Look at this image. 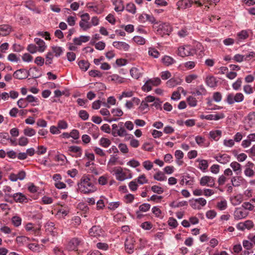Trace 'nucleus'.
<instances>
[{"label": "nucleus", "instance_id": "obj_31", "mask_svg": "<svg viewBox=\"0 0 255 255\" xmlns=\"http://www.w3.org/2000/svg\"><path fill=\"white\" fill-rule=\"evenodd\" d=\"M159 28L163 31L165 34L169 35L170 33L172 31V27L168 24L164 23L159 25Z\"/></svg>", "mask_w": 255, "mask_h": 255}, {"label": "nucleus", "instance_id": "obj_13", "mask_svg": "<svg viewBox=\"0 0 255 255\" xmlns=\"http://www.w3.org/2000/svg\"><path fill=\"white\" fill-rule=\"evenodd\" d=\"M113 46L119 50L124 51H128L130 48V45L124 41H114L113 42Z\"/></svg>", "mask_w": 255, "mask_h": 255}, {"label": "nucleus", "instance_id": "obj_52", "mask_svg": "<svg viewBox=\"0 0 255 255\" xmlns=\"http://www.w3.org/2000/svg\"><path fill=\"white\" fill-rule=\"evenodd\" d=\"M17 104L19 108H24L28 106V103L26 100V98L25 99L23 98L20 99L17 102Z\"/></svg>", "mask_w": 255, "mask_h": 255}, {"label": "nucleus", "instance_id": "obj_44", "mask_svg": "<svg viewBox=\"0 0 255 255\" xmlns=\"http://www.w3.org/2000/svg\"><path fill=\"white\" fill-rule=\"evenodd\" d=\"M133 40L135 43L139 45H143L145 43V39L142 37L139 36H134Z\"/></svg>", "mask_w": 255, "mask_h": 255}, {"label": "nucleus", "instance_id": "obj_51", "mask_svg": "<svg viewBox=\"0 0 255 255\" xmlns=\"http://www.w3.org/2000/svg\"><path fill=\"white\" fill-rule=\"evenodd\" d=\"M25 230L27 231H32L34 234H36L39 231V229H35L33 224L31 223H28L26 225Z\"/></svg>", "mask_w": 255, "mask_h": 255}, {"label": "nucleus", "instance_id": "obj_36", "mask_svg": "<svg viewBox=\"0 0 255 255\" xmlns=\"http://www.w3.org/2000/svg\"><path fill=\"white\" fill-rule=\"evenodd\" d=\"M80 68L84 71H87L90 66V64L86 61L81 60L78 63Z\"/></svg>", "mask_w": 255, "mask_h": 255}, {"label": "nucleus", "instance_id": "obj_5", "mask_svg": "<svg viewBox=\"0 0 255 255\" xmlns=\"http://www.w3.org/2000/svg\"><path fill=\"white\" fill-rule=\"evenodd\" d=\"M194 52V50L189 45L180 46L178 49V55L183 57L192 55Z\"/></svg>", "mask_w": 255, "mask_h": 255}, {"label": "nucleus", "instance_id": "obj_12", "mask_svg": "<svg viewBox=\"0 0 255 255\" xmlns=\"http://www.w3.org/2000/svg\"><path fill=\"white\" fill-rule=\"evenodd\" d=\"M11 199L16 203H23L27 202V198L25 195L21 192L14 193Z\"/></svg>", "mask_w": 255, "mask_h": 255}, {"label": "nucleus", "instance_id": "obj_8", "mask_svg": "<svg viewBox=\"0 0 255 255\" xmlns=\"http://www.w3.org/2000/svg\"><path fill=\"white\" fill-rule=\"evenodd\" d=\"M200 184L202 186L213 187L215 185V178L209 176H203L200 180Z\"/></svg>", "mask_w": 255, "mask_h": 255}, {"label": "nucleus", "instance_id": "obj_26", "mask_svg": "<svg viewBox=\"0 0 255 255\" xmlns=\"http://www.w3.org/2000/svg\"><path fill=\"white\" fill-rule=\"evenodd\" d=\"M215 159L218 162L223 164L227 163L230 160V156L226 154L216 156Z\"/></svg>", "mask_w": 255, "mask_h": 255}, {"label": "nucleus", "instance_id": "obj_3", "mask_svg": "<svg viewBox=\"0 0 255 255\" xmlns=\"http://www.w3.org/2000/svg\"><path fill=\"white\" fill-rule=\"evenodd\" d=\"M190 206L194 210H200L207 204V201L202 197L192 198L189 200Z\"/></svg>", "mask_w": 255, "mask_h": 255}, {"label": "nucleus", "instance_id": "obj_15", "mask_svg": "<svg viewBox=\"0 0 255 255\" xmlns=\"http://www.w3.org/2000/svg\"><path fill=\"white\" fill-rule=\"evenodd\" d=\"M129 73L131 77L135 79H139L142 75V69L139 67H132Z\"/></svg>", "mask_w": 255, "mask_h": 255}, {"label": "nucleus", "instance_id": "obj_63", "mask_svg": "<svg viewBox=\"0 0 255 255\" xmlns=\"http://www.w3.org/2000/svg\"><path fill=\"white\" fill-rule=\"evenodd\" d=\"M168 224L169 226L172 227V228H175L177 227L178 223L176 219L172 217L169 218L168 221Z\"/></svg>", "mask_w": 255, "mask_h": 255}, {"label": "nucleus", "instance_id": "obj_45", "mask_svg": "<svg viewBox=\"0 0 255 255\" xmlns=\"http://www.w3.org/2000/svg\"><path fill=\"white\" fill-rule=\"evenodd\" d=\"M206 92V90L204 87L203 85H201L198 89H196L193 94L198 96H200L205 94Z\"/></svg>", "mask_w": 255, "mask_h": 255}, {"label": "nucleus", "instance_id": "obj_19", "mask_svg": "<svg viewBox=\"0 0 255 255\" xmlns=\"http://www.w3.org/2000/svg\"><path fill=\"white\" fill-rule=\"evenodd\" d=\"M68 151L71 154L76 157H80L82 155V149L78 146H70L69 147Z\"/></svg>", "mask_w": 255, "mask_h": 255}, {"label": "nucleus", "instance_id": "obj_30", "mask_svg": "<svg viewBox=\"0 0 255 255\" xmlns=\"http://www.w3.org/2000/svg\"><path fill=\"white\" fill-rule=\"evenodd\" d=\"M230 166L232 167L233 170L236 174H240L242 172L241 165L238 162L234 161L230 164Z\"/></svg>", "mask_w": 255, "mask_h": 255}, {"label": "nucleus", "instance_id": "obj_46", "mask_svg": "<svg viewBox=\"0 0 255 255\" xmlns=\"http://www.w3.org/2000/svg\"><path fill=\"white\" fill-rule=\"evenodd\" d=\"M151 86H157L161 84V80L159 78L156 77L148 80Z\"/></svg>", "mask_w": 255, "mask_h": 255}, {"label": "nucleus", "instance_id": "obj_1", "mask_svg": "<svg viewBox=\"0 0 255 255\" xmlns=\"http://www.w3.org/2000/svg\"><path fill=\"white\" fill-rule=\"evenodd\" d=\"M92 175L84 174L77 183L78 190L81 193L89 194L97 191V187L92 179Z\"/></svg>", "mask_w": 255, "mask_h": 255}, {"label": "nucleus", "instance_id": "obj_25", "mask_svg": "<svg viewBox=\"0 0 255 255\" xmlns=\"http://www.w3.org/2000/svg\"><path fill=\"white\" fill-rule=\"evenodd\" d=\"M249 36V31L243 30L237 34V39L239 42H240L247 39Z\"/></svg>", "mask_w": 255, "mask_h": 255}, {"label": "nucleus", "instance_id": "obj_47", "mask_svg": "<svg viewBox=\"0 0 255 255\" xmlns=\"http://www.w3.org/2000/svg\"><path fill=\"white\" fill-rule=\"evenodd\" d=\"M199 162V168L203 171L206 170L208 167V162L206 160H198Z\"/></svg>", "mask_w": 255, "mask_h": 255}, {"label": "nucleus", "instance_id": "obj_23", "mask_svg": "<svg viewBox=\"0 0 255 255\" xmlns=\"http://www.w3.org/2000/svg\"><path fill=\"white\" fill-rule=\"evenodd\" d=\"M2 191L4 193L5 198H6V201H10V199L11 198L12 195V188L7 185L4 186L3 187Z\"/></svg>", "mask_w": 255, "mask_h": 255}, {"label": "nucleus", "instance_id": "obj_53", "mask_svg": "<svg viewBox=\"0 0 255 255\" xmlns=\"http://www.w3.org/2000/svg\"><path fill=\"white\" fill-rule=\"evenodd\" d=\"M255 171H254L253 168H245L244 170V174L246 176L249 177H252L255 175Z\"/></svg>", "mask_w": 255, "mask_h": 255}, {"label": "nucleus", "instance_id": "obj_9", "mask_svg": "<svg viewBox=\"0 0 255 255\" xmlns=\"http://www.w3.org/2000/svg\"><path fill=\"white\" fill-rule=\"evenodd\" d=\"M81 240L78 238L72 239L67 244L66 249L68 251L77 250L78 246L81 243Z\"/></svg>", "mask_w": 255, "mask_h": 255}, {"label": "nucleus", "instance_id": "obj_21", "mask_svg": "<svg viewBox=\"0 0 255 255\" xmlns=\"http://www.w3.org/2000/svg\"><path fill=\"white\" fill-rule=\"evenodd\" d=\"M182 80L179 77H174L170 79L166 82V85L170 88L174 87L178 85L181 84Z\"/></svg>", "mask_w": 255, "mask_h": 255}, {"label": "nucleus", "instance_id": "obj_2", "mask_svg": "<svg viewBox=\"0 0 255 255\" xmlns=\"http://www.w3.org/2000/svg\"><path fill=\"white\" fill-rule=\"evenodd\" d=\"M109 171L115 175L117 180L123 181L126 179H131L132 175L131 171L127 168L123 169L121 166L109 167Z\"/></svg>", "mask_w": 255, "mask_h": 255}, {"label": "nucleus", "instance_id": "obj_55", "mask_svg": "<svg viewBox=\"0 0 255 255\" xmlns=\"http://www.w3.org/2000/svg\"><path fill=\"white\" fill-rule=\"evenodd\" d=\"M126 9L132 13H135L136 12V7L133 3H128L126 6Z\"/></svg>", "mask_w": 255, "mask_h": 255}, {"label": "nucleus", "instance_id": "obj_57", "mask_svg": "<svg viewBox=\"0 0 255 255\" xmlns=\"http://www.w3.org/2000/svg\"><path fill=\"white\" fill-rule=\"evenodd\" d=\"M135 180L136 182L141 185L146 183L148 181L144 174L141 175Z\"/></svg>", "mask_w": 255, "mask_h": 255}, {"label": "nucleus", "instance_id": "obj_10", "mask_svg": "<svg viewBox=\"0 0 255 255\" xmlns=\"http://www.w3.org/2000/svg\"><path fill=\"white\" fill-rule=\"evenodd\" d=\"M91 237L98 238L104 236V232L99 226H93L89 231Z\"/></svg>", "mask_w": 255, "mask_h": 255}, {"label": "nucleus", "instance_id": "obj_20", "mask_svg": "<svg viewBox=\"0 0 255 255\" xmlns=\"http://www.w3.org/2000/svg\"><path fill=\"white\" fill-rule=\"evenodd\" d=\"M245 180L241 176H234L231 178L232 185L234 187H238L244 184Z\"/></svg>", "mask_w": 255, "mask_h": 255}, {"label": "nucleus", "instance_id": "obj_37", "mask_svg": "<svg viewBox=\"0 0 255 255\" xmlns=\"http://www.w3.org/2000/svg\"><path fill=\"white\" fill-rule=\"evenodd\" d=\"M148 55L154 58H157L160 54L154 48L150 47L148 48Z\"/></svg>", "mask_w": 255, "mask_h": 255}, {"label": "nucleus", "instance_id": "obj_48", "mask_svg": "<svg viewBox=\"0 0 255 255\" xmlns=\"http://www.w3.org/2000/svg\"><path fill=\"white\" fill-rule=\"evenodd\" d=\"M11 221L13 225L15 227H19L21 224V219L18 216H14L11 219Z\"/></svg>", "mask_w": 255, "mask_h": 255}, {"label": "nucleus", "instance_id": "obj_56", "mask_svg": "<svg viewBox=\"0 0 255 255\" xmlns=\"http://www.w3.org/2000/svg\"><path fill=\"white\" fill-rule=\"evenodd\" d=\"M52 50L53 53H54L57 57L59 56L63 52L62 48L59 46H53Z\"/></svg>", "mask_w": 255, "mask_h": 255}, {"label": "nucleus", "instance_id": "obj_39", "mask_svg": "<svg viewBox=\"0 0 255 255\" xmlns=\"http://www.w3.org/2000/svg\"><path fill=\"white\" fill-rule=\"evenodd\" d=\"M29 72L31 74L32 77L34 78H37L41 75V74L39 72L38 69L35 67L30 69Z\"/></svg>", "mask_w": 255, "mask_h": 255}, {"label": "nucleus", "instance_id": "obj_33", "mask_svg": "<svg viewBox=\"0 0 255 255\" xmlns=\"http://www.w3.org/2000/svg\"><path fill=\"white\" fill-rule=\"evenodd\" d=\"M34 41L38 45V51L41 52H43L46 47L44 41L39 38H35Z\"/></svg>", "mask_w": 255, "mask_h": 255}, {"label": "nucleus", "instance_id": "obj_59", "mask_svg": "<svg viewBox=\"0 0 255 255\" xmlns=\"http://www.w3.org/2000/svg\"><path fill=\"white\" fill-rule=\"evenodd\" d=\"M29 238L25 236L17 237L16 239V242L19 244H24L27 242Z\"/></svg>", "mask_w": 255, "mask_h": 255}, {"label": "nucleus", "instance_id": "obj_62", "mask_svg": "<svg viewBox=\"0 0 255 255\" xmlns=\"http://www.w3.org/2000/svg\"><path fill=\"white\" fill-rule=\"evenodd\" d=\"M47 148L44 145H38L36 150V153L38 154H42L46 152Z\"/></svg>", "mask_w": 255, "mask_h": 255}, {"label": "nucleus", "instance_id": "obj_38", "mask_svg": "<svg viewBox=\"0 0 255 255\" xmlns=\"http://www.w3.org/2000/svg\"><path fill=\"white\" fill-rule=\"evenodd\" d=\"M55 160L58 162V164L60 165H62L65 164L66 162V157L63 155H58L56 156Z\"/></svg>", "mask_w": 255, "mask_h": 255}, {"label": "nucleus", "instance_id": "obj_40", "mask_svg": "<svg viewBox=\"0 0 255 255\" xmlns=\"http://www.w3.org/2000/svg\"><path fill=\"white\" fill-rule=\"evenodd\" d=\"M108 175L107 174L100 176L98 179V183L101 185H105L108 183Z\"/></svg>", "mask_w": 255, "mask_h": 255}, {"label": "nucleus", "instance_id": "obj_43", "mask_svg": "<svg viewBox=\"0 0 255 255\" xmlns=\"http://www.w3.org/2000/svg\"><path fill=\"white\" fill-rule=\"evenodd\" d=\"M138 109L143 113H146L149 110L148 105L146 102L142 101L138 107Z\"/></svg>", "mask_w": 255, "mask_h": 255}, {"label": "nucleus", "instance_id": "obj_11", "mask_svg": "<svg viewBox=\"0 0 255 255\" xmlns=\"http://www.w3.org/2000/svg\"><path fill=\"white\" fill-rule=\"evenodd\" d=\"M135 241L133 238L129 237L125 241V246L126 252L128 254H132L134 251V243Z\"/></svg>", "mask_w": 255, "mask_h": 255}, {"label": "nucleus", "instance_id": "obj_29", "mask_svg": "<svg viewBox=\"0 0 255 255\" xmlns=\"http://www.w3.org/2000/svg\"><path fill=\"white\" fill-rule=\"evenodd\" d=\"M243 201V198L242 195L238 194L231 198V202L234 206H237L240 204Z\"/></svg>", "mask_w": 255, "mask_h": 255}, {"label": "nucleus", "instance_id": "obj_61", "mask_svg": "<svg viewBox=\"0 0 255 255\" xmlns=\"http://www.w3.org/2000/svg\"><path fill=\"white\" fill-rule=\"evenodd\" d=\"M121 203L119 201L111 202L109 204L108 208L111 210H115L119 207Z\"/></svg>", "mask_w": 255, "mask_h": 255}, {"label": "nucleus", "instance_id": "obj_16", "mask_svg": "<svg viewBox=\"0 0 255 255\" xmlns=\"http://www.w3.org/2000/svg\"><path fill=\"white\" fill-rule=\"evenodd\" d=\"M193 0H181L177 2V8L186 9L191 6Z\"/></svg>", "mask_w": 255, "mask_h": 255}, {"label": "nucleus", "instance_id": "obj_54", "mask_svg": "<svg viewBox=\"0 0 255 255\" xmlns=\"http://www.w3.org/2000/svg\"><path fill=\"white\" fill-rule=\"evenodd\" d=\"M150 208V205L148 203H143L139 206V210L142 212L148 211Z\"/></svg>", "mask_w": 255, "mask_h": 255}, {"label": "nucleus", "instance_id": "obj_22", "mask_svg": "<svg viewBox=\"0 0 255 255\" xmlns=\"http://www.w3.org/2000/svg\"><path fill=\"white\" fill-rule=\"evenodd\" d=\"M11 27L9 25L2 24L0 25V36H5L11 31Z\"/></svg>", "mask_w": 255, "mask_h": 255}, {"label": "nucleus", "instance_id": "obj_50", "mask_svg": "<svg viewBox=\"0 0 255 255\" xmlns=\"http://www.w3.org/2000/svg\"><path fill=\"white\" fill-rule=\"evenodd\" d=\"M123 124V123H121L119 124L121 125V127L116 132V136L119 135L120 136H124L127 135V131L126 129L123 127H122Z\"/></svg>", "mask_w": 255, "mask_h": 255}, {"label": "nucleus", "instance_id": "obj_34", "mask_svg": "<svg viewBox=\"0 0 255 255\" xmlns=\"http://www.w3.org/2000/svg\"><path fill=\"white\" fill-rule=\"evenodd\" d=\"M222 131L220 130H216L210 132V136L211 138L217 141L221 137Z\"/></svg>", "mask_w": 255, "mask_h": 255}, {"label": "nucleus", "instance_id": "obj_7", "mask_svg": "<svg viewBox=\"0 0 255 255\" xmlns=\"http://www.w3.org/2000/svg\"><path fill=\"white\" fill-rule=\"evenodd\" d=\"M244 95L241 93H237L235 95L232 94H229L227 98V101L229 104H233L235 102L239 103L243 101Z\"/></svg>", "mask_w": 255, "mask_h": 255}, {"label": "nucleus", "instance_id": "obj_60", "mask_svg": "<svg viewBox=\"0 0 255 255\" xmlns=\"http://www.w3.org/2000/svg\"><path fill=\"white\" fill-rule=\"evenodd\" d=\"M243 247L247 250H251L253 248L254 245L251 241L244 240L243 242Z\"/></svg>", "mask_w": 255, "mask_h": 255}, {"label": "nucleus", "instance_id": "obj_32", "mask_svg": "<svg viewBox=\"0 0 255 255\" xmlns=\"http://www.w3.org/2000/svg\"><path fill=\"white\" fill-rule=\"evenodd\" d=\"M162 63L166 66L172 65L175 62V60L168 56H164L162 58Z\"/></svg>", "mask_w": 255, "mask_h": 255}, {"label": "nucleus", "instance_id": "obj_28", "mask_svg": "<svg viewBox=\"0 0 255 255\" xmlns=\"http://www.w3.org/2000/svg\"><path fill=\"white\" fill-rule=\"evenodd\" d=\"M217 83L216 78L213 76H208L206 78V83L210 87H216Z\"/></svg>", "mask_w": 255, "mask_h": 255}, {"label": "nucleus", "instance_id": "obj_24", "mask_svg": "<svg viewBox=\"0 0 255 255\" xmlns=\"http://www.w3.org/2000/svg\"><path fill=\"white\" fill-rule=\"evenodd\" d=\"M90 39V37L89 36L82 35L79 37L74 38L73 42L75 44L80 45L83 42H86L89 41Z\"/></svg>", "mask_w": 255, "mask_h": 255}, {"label": "nucleus", "instance_id": "obj_64", "mask_svg": "<svg viewBox=\"0 0 255 255\" xmlns=\"http://www.w3.org/2000/svg\"><path fill=\"white\" fill-rule=\"evenodd\" d=\"M160 76L162 80H165L171 78V74L168 71H165L161 73Z\"/></svg>", "mask_w": 255, "mask_h": 255}, {"label": "nucleus", "instance_id": "obj_17", "mask_svg": "<svg viewBox=\"0 0 255 255\" xmlns=\"http://www.w3.org/2000/svg\"><path fill=\"white\" fill-rule=\"evenodd\" d=\"M109 82L115 84H119L124 83L125 81V78L117 74H113L108 77Z\"/></svg>", "mask_w": 255, "mask_h": 255}, {"label": "nucleus", "instance_id": "obj_4", "mask_svg": "<svg viewBox=\"0 0 255 255\" xmlns=\"http://www.w3.org/2000/svg\"><path fill=\"white\" fill-rule=\"evenodd\" d=\"M81 20L79 22L80 27L84 31H86L91 27V24L89 22L90 20V15L88 13H86L82 14L81 16Z\"/></svg>", "mask_w": 255, "mask_h": 255}, {"label": "nucleus", "instance_id": "obj_41", "mask_svg": "<svg viewBox=\"0 0 255 255\" xmlns=\"http://www.w3.org/2000/svg\"><path fill=\"white\" fill-rule=\"evenodd\" d=\"M217 207L220 210H224L227 207V202L224 199L218 202L217 204Z\"/></svg>", "mask_w": 255, "mask_h": 255}, {"label": "nucleus", "instance_id": "obj_6", "mask_svg": "<svg viewBox=\"0 0 255 255\" xmlns=\"http://www.w3.org/2000/svg\"><path fill=\"white\" fill-rule=\"evenodd\" d=\"M255 125V112L250 113L245 119L244 128L248 130Z\"/></svg>", "mask_w": 255, "mask_h": 255}, {"label": "nucleus", "instance_id": "obj_58", "mask_svg": "<svg viewBox=\"0 0 255 255\" xmlns=\"http://www.w3.org/2000/svg\"><path fill=\"white\" fill-rule=\"evenodd\" d=\"M111 113L115 117H121L123 115V112L119 108L112 109Z\"/></svg>", "mask_w": 255, "mask_h": 255}, {"label": "nucleus", "instance_id": "obj_18", "mask_svg": "<svg viewBox=\"0 0 255 255\" xmlns=\"http://www.w3.org/2000/svg\"><path fill=\"white\" fill-rule=\"evenodd\" d=\"M225 117L224 114L220 113L216 115H201L200 118L202 119H206L208 120H218L223 119Z\"/></svg>", "mask_w": 255, "mask_h": 255}, {"label": "nucleus", "instance_id": "obj_49", "mask_svg": "<svg viewBox=\"0 0 255 255\" xmlns=\"http://www.w3.org/2000/svg\"><path fill=\"white\" fill-rule=\"evenodd\" d=\"M24 134L28 136H32L35 134L36 131L30 128H26L23 130Z\"/></svg>", "mask_w": 255, "mask_h": 255}, {"label": "nucleus", "instance_id": "obj_42", "mask_svg": "<svg viewBox=\"0 0 255 255\" xmlns=\"http://www.w3.org/2000/svg\"><path fill=\"white\" fill-rule=\"evenodd\" d=\"M118 158L114 155H111L110 159L108 163L107 170L109 171V167H112V166L115 165L117 162Z\"/></svg>", "mask_w": 255, "mask_h": 255}, {"label": "nucleus", "instance_id": "obj_14", "mask_svg": "<svg viewBox=\"0 0 255 255\" xmlns=\"http://www.w3.org/2000/svg\"><path fill=\"white\" fill-rule=\"evenodd\" d=\"M248 215V212L242 208H236L234 213V217L236 220H241L246 218Z\"/></svg>", "mask_w": 255, "mask_h": 255}, {"label": "nucleus", "instance_id": "obj_27", "mask_svg": "<svg viewBox=\"0 0 255 255\" xmlns=\"http://www.w3.org/2000/svg\"><path fill=\"white\" fill-rule=\"evenodd\" d=\"M113 3L115 5V11H122L124 10V5L122 0H112Z\"/></svg>", "mask_w": 255, "mask_h": 255}, {"label": "nucleus", "instance_id": "obj_35", "mask_svg": "<svg viewBox=\"0 0 255 255\" xmlns=\"http://www.w3.org/2000/svg\"><path fill=\"white\" fill-rule=\"evenodd\" d=\"M154 179L157 181H162L166 179V177L164 174L161 171H158L154 174Z\"/></svg>", "mask_w": 255, "mask_h": 255}]
</instances>
